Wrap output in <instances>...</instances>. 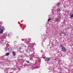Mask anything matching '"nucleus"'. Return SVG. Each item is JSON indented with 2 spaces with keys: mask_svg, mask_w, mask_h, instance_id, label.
<instances>
[{
  "mask_svg": "<svg viewBox=\"0 0 73 73\" xmlns=\"http://www.w3.org/2000/svg\"><path fill=\"white\" fill-rule=\"evenodd\" d=\"M2 28H4V27H0V33H3V31H4L3 29H2Z\"/></svg>",
  "mask_w": 73,
  "mask_h": 73,
  "instance_id": "obj_1",
  "label": "nucleus"
},
{
  "mask_svg": "<svg viewBox=\"0 0 73 73\" xmlns=\"http://www.w3.org/2000/svg\"><path fill=\"white\" fill-rule=\"evenodd\" d=\"M62 49L63 52H66V49L64 47H62Z\"/></svg>",
  "mask_w": 73,
  "mask_h": 73,
  "instance_id": "obj_2",
  "label": "nucleus"
},
{
  "mask_svg": "<svg viewBox=\"0 0 73 73\" xmlns=\"http://www.w3.org/2000/svg\"><path fill=\"white\" fill-rule=\"evenodd\" d=\"M50 60V58L47 57L46 58L45 60L46 61H49Z\"/></svg>",
  "mask_w": 73,
  "mask_h": 73,
  "instance_id": "obj_3",
  "label": "nucleus"
},
{
  "mask_svg": "<svg viewBox=\"0 0 73 73\" xmlns=\"http://www.w3.org/2000/svg\"><path fill=\"white\" fill-rule=\"evenodd\" d=\"M5 50H12V48H6V49H5Z\"/></svg>",
  "mask_w": 73,
  "mask_h": 73,
  "instance_id": "obj_4",
  "label": "nucleus"
},
{
  "mask_svg": "<svg viewBox=\"0 0 73 73\" xmlns=\"http://www.w3.org/2000/svg\"><path fill=\"white\" fill-rule=\"evenodd\" d=\"M12 53L13 54V56H15L16 55V52H13Z\"/></svg>",
  "mask_w": 73,
  "mask_h": 73,
  "instance_id": "obj_5",
  "label": "nucleus"
},
{
  "mask_svg": "<svg viewBox=\"0 0 73 73\" xmlns=\"http://www.w3.org/2000/svg\"><path fill=\"white\" fill-rule=\"evenodd\" d=\"M58 18H57L55 19V21L56 22H58Z\"/></svg>",
  "mask_w": 73,
  "mask_h": 73,
  "instance_id": "obj_6",
  "label": "nucleus"
},
{
  "mask_svg": "<svg viewBox=\"0 0 73 73\" xmlns=\"http://www.w3.org/2000/svg\"><path fill=\"white\" fill-rule=\"evenodd\" d=\"M70 16L71 18H72L73 17V14L72 15L71 14H70Z\"/></svg>",
  "mask_w": 73,
  "mask_h": 73,
  "instance_id": "obj_7",
  "label": "nucleus"
},
{
  "mask_svg": "<svg viewBox=\"0 0 73 73\" xmlns=\"http://www.w3.org/2000/svg\"><path fill=\"white\" fill-rule=\"evenodd\" d=\"M57 7H59L60 5V3H58L57 5Z\"/></svg>",
  "mask_w": 73,
  "mask_h": 73,
  "instance_id": "obj_8",
  "label": "nucleus"
},
{
  "mask_svg": "<svg viewBox=\"0 0 73 73\" xmlns=\"http://www.w3.org/2000/svg\"><path fill=\"white\" fill-rule=\"evenodd\" d=\"M60 9L59 8H58V9H57V11H60Z\"/></svg>",
  "mask_w": 73,
  "mask_h": 73,
  "instance_id": "obj_9",
  "label": "nucleus"
},
{
  "mask_svg": "<svg viewBox=\"0 0 73 73\" xmlns=\"http://www.w3.org/2000/svg\"><path fill=\"white\" fill-rule=\"evenodd\" d=\"M50 18L48 19V21L49 22V21H50Z\"/></svg>",
  "mask_w": 73,
  "mask_h": 73,
  "instance_id": "obj_10",
  "label": "nucleus"
},
{
  "mask_svg": "<svg viewBox=\"0 0 73 73\" xmlns=\"http://www.w3.org/2000/svg\"><path fill=\"white\" fill-rule=\"evenodd\" d=\"M9 54L8 53H7L6 54V55L7 56H8V55H9Z\"/></svg>",
  "mask_w": 73,
  "mask_h": 73,
  "instance_id": "obj_11",
  "label": "nucleus"
},
{
  "mask_svg": "<svg viewBox=\"0 0 73 73\" xmlns=\"http://www.w3.org/2000/svg\"><path fill=\"white\" fill-rule=\"evenodd\" d=\"M26 62L28 63H29V61H26Z\"/></svg>",
  "mask_w": 73,
  "mask_h": 73,
  "instance_id": "obj_12",
  "label": "nucleus"
},
{
  "mask_svg": "<svg viewBox=\"0 0 73 73\" xmlns=\"http://www.w3.org/2000/svg\"><path fill=\"white\" fill-rule=\"evenodd\" d=\"M63 46H62V45H61V46H60V47L62 48H63Z\"/></svg>",
  "mask_w": 73,
  "mask_h": 73,
  "instance_id": "obj_13",
  "label": "nucleus"
},
{
  "mask_svg": "<svg viewBox=\"0 0 73 73\" xmlns=\"http://www.w3.org/2000/svg\"><path fill=\"white\" fill-rule=\"evenodd\" d=\"M61 33H62V34H63V33H64V32H62Z\"/></svg>",
  "mask_w": 73,
  "mask_h": 73,
  "instance_id": "obj_14",
  "label": "nucleus"
},
{
  "mask_svg": "<svg viewBox=\"0 0 73 73\" xmlns=\"http://www.w3.org/2000/svg\"><path fill=\"white\" fill-rule=\"evenodd\" d=\"M44 59L45 58V57H44L43 58Z\"/></svg>",
  "mask_w": 73,
  "mask_h": 73,
  "instance_id": "obj_15",
  "label": "nucleus"
},
{
  "mask_svg": "<svg viewBox=\"0 0 73 73\" xmlns=\"http://www.w3.org/2000/svg\"><path fill=\"white\" fill-rule=\"evenodd\" d=\"M9 36V35L8 36Z\"/></svg>",
  "mask_w": 73,
  "mask_h": 73,
  "instance_id": "obj_16",
  "label": "nucleus"
},
{
  "mask_svg": "<svg viewBox=\"0 0 73 73\" xmlns=\"http://www.w3.org/2000/svg\"><path fill=\"white\" fill-rule=\"evenodd\" d=\"M50 49H51V47H50Z\"/></svg>",
  "mask_w": 73,
  "mask_h": 73,
  "instance_id": "obj_17",
  "label": "nucleus"
},
{
  "mask_svg": "<svg viewBox=\"0 0 73 73\" xmlns=\"http://www.w3.org/2000/svg\"><path fill=\"white\" fill-rule=\"evenodd\" d=\"M29 41H31V40H29Z\"/></svg>",
  "mask_w": 73,
  "mask_h": 73,
  "instance_id": "obj_18",
  "label": "nucleus"
},
{
  "mask_svg": "<svg viewBox=\"0 0 73 73\" xmlns=\"http://www.w3.org/2000/svg\"><path fill=\"white\" fill-rule=\"evenodd\" d=\"M30 40H31V39H29Z\"/></svg>",
  "mask_w": 73,
  "mask_h": 73,
  "instance_id": "obj_19",
  "label": "nucleus"
},
{
  "mask_svg": "<svg viewBox=\"0 0 73 73\" xmlns=\"http://www.w3.org/2000/svg\"><path fill=\"white\" fill-rule=\"evenodd\" d=\"M25 47H26V46H25Z\"/></svg>",
  "mask_w": 73,
  "mask_h": 73,
  "instance_id": "obj_20",
  "label": "nucleus"
}]
</instances>
